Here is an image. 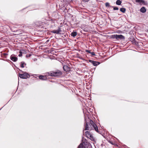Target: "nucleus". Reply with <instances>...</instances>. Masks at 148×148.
I'll use <instances>...</instances> for the list:
<instances>
[{"label": "nucleus", "instance_id": "4468645a", "mask_svg": "<svg viewBox=\"0 0 148 148\" xmlns=\"http://www.w3.org/2000/svg\"><path fill=\"white\" fill-rule=\"evenodd\" d=\"M91 134L90 132L89 131H87L86 132V134L87 137H89V135Z\"/></svg>", "mask_w": 148, "mask_h": 148}, {"label": "nucleus", "instance_id": "dca6fc26", "mask_svg": "<svg viewBox=\"0 0 148 148\" xmlns=\"http://www.w3.org/2000/svg\"><path fill=\"white\" fill-rule=\"evenodd\" d=\"M136 1L137 2H140L142 3H144L145 1L143 0H136Z\"/></svg>", "mask_w": 148, "mask_h": 148}, {"label": "nucleus", "instance_id": "5701e85b", "mask_svg": "<svg viewBox=\"0 0 148 148\" xmlns=\"http://www.w3.org/2000/svg\"><path fill=\"white\" fill-rule=\"evenodd\" d=\"M86 51L90 53L91 52H90V51L89 50H86Z\"/></svg>", "mask_w": 148, "mask_h": 148}, {"label": "nucleus", "instance_id": "7ed1b4c3", "mask_svg": "<svg viewBox=\"0 0 148 148\" xmlns=\"http://www.w3.org/2000/svg\"><path fill=\"white\" fill-rule=\"evenodd\" d=\"M19 76L21 78L26 79L29 78L30 77L29 75L26 72H24L23 74H18Z\"/></svg>", "mask_w": 148, "mask_h": 148}, {"label": "nucleus", "instance_id": "ddd939ff", "mask_svg": "<svg viewBox=\"0 0 148 148\" xmlns=\"http://www.w3.org/2000/svg\"><path fill=\"white\" fill-rule=\"evenodd\" d=\"M122 2L120 0H117L116 2V4L118 5H120L121 4Z\"/></svg>", "mask_w": 148, "mask_h": 148}, {"label": "nucleus", "instance_id": "9d476101", "mask_svg": "<svg viewBox=\"0 0 148 148\" xmlns=\"http://www.w3.org/2000/svg\"><path fill=\"white\" fill-rule=\"evenodd\" d=\"M77 35V33L76 32H72L71 34V36L75 37Z\"/></svg>", "mask_w": 148, "mask_h": 148}, {"label": "nucleus", "instance_id": "423d86ee", "mask_svg": "<svg viewBox=\"0 0 148 148\" xmlns=\"http://www.w3.org/2000/svg\"><path fill=\"white\" fill-rule=\"evenodd\" d=\"M87 145L85 143H83L81 144L78 147V148H87Z\"/></svg>", "mask_w": 148, "mask_h": 148}, {"label": "nucleus", "instance_id": "2eb2a0df", "mask_svg": "<svg viewBox=\"0 0 148 148\" xmlns=\"http://www.w3.org/2000/svg\"><path fill=\"white\" fill-rule=\"evenodd\" d=\"M120 11L123 13H125L126 11V9L125 8H122L120 9Z\"/></svg>", "mask_w": 148, "mask_h": 148}, {"label": "nucleus", "instance_id": "6ab92c4d", "mask_svg": "<svg viewBox=\"0 0 148 148\" xmlns=\"http://www.w3.org/2000/svg\"><path fill=\"white\" fill-rule=\"evenodd\" d=\"M105 5L106 7H108L110 6L109 3H106L105 4Z\"/></svg>", "mask_w": 148, "mask_h": 148}, {"label": "nucleus", "instance_id": "aec40b11", "mask_svg": "<svg viewBox=\"0 0 148 148\" xmlns=\"http://www.w3.org/2000/svg\"><path fill=\"white\" fill-rule=\"evenodd\" d=\"M113 9L114 10H119V8L117 7H114Z\"/></svg>", "mask_w": 148, "mask_h": 148}, {"label": "nucleus", "instance_id": "9b49d317", "mask_svg": "<svg viewBox=\"0 0 148 148\" xmlns=\"http://www.w3.org/2000/svg\"><path fill=\"white\" fill-rule=\"evenodd\" d=\"M140 11L142 12L145 13L146 11V10L144 7H143L140 9Z\"/></svg>", "mask_w": 148, "mask_h": 148}, {"label": "nucleus", "instance_id": "412c9836", "mask_svg": "<svg viewBox=\"0 0 148 148\" xmlns=\"http://www.w3.org/2000/svg\"><path fill=\"white\" fill-rule=\"evenodd\" d=\"M90 53H91L92 55H95V54L93 52H91Z\"/></svg>", "mask_w": 148, "mask_h": 148}, {"label": "nucleus", "instance_id": "39448f33", "mask_svg": "<svg viewBox=\"0 0 148 148\" xmlns=\"http://www.w3.org/2000/svg\"><path fill=\"white\" fill-rule=\"evenodd\" d=\"M61 30L60 28H58V29L57 30H53L51 32L54 34H60V33L61 32Z\"/></svg>", "mask_w": 148, "mask_h": 148}, {"label": "nucleus", "instance_id": "1a4fd4ad", "mask_svg": "<svg viewBox=\"0 0 148 148\" xmlns=\"http://www.w3.org/2000/svg\"><path fill=\"white\" fill-rule=\"evenodd\" d=\"M39 78L40 79L42 80H46L47 79L46 76H43L42 75L39 76Z\"/></svg>", "mask_w": 148, "mask_h": 148}, {"label": "nucleus", "instance_id": "0eeeda50", "mask_svg": "<svg viewBox=\"0 0 148 148\" xmlns=\"http://www.w3.org/2000/svg\"><path fill=\"white\" fill-rule=\"evenodd\" d=\"M89 62H91L92 64L94 66H97L100 64V63L99 62L93 61L90 60H89Z\"/></svg>", "mask_w": 148, "mask_h": 148}, {"label": "nucleus", "instance_id": "f257e3e1", "mask_svg": "<svg viewBox=\"0 0 148 148\" xmlns=\"http://www.w3.org/2000/svg\"><path fill=\"white\" fill-rule=\"evenodd\" d=\"M94 129L97 132H99L97 126L92 121L90 120V123L88 124L87 123H86L85 126V130H91Z\"/></svg>", "mask_w": 148, "mask_h": 148}, {"label": "nucleus", "instance_id": "f8f14e48", "mask_svg": "<svg viewBox=\"0 0 148 148\" xmlns=\"http://www.w3.org/2000/svg\"><path fill=\"white\" fill-rule=\"evenodd\" d=\"M88 138H89L92 141H94L95 139L94 138L92 134H91L90 135H89Z\"/></svg>", "mask_w": 148, "mask_h": 148}, {"label": "nucleus", "instance_id": "4be33fe9", "mask_svg": "<svg viewBox=\"0 0 148 148\" xmlns=\"http://www.w3.org/2000/svg\"><path fill=\"white\" fill-rule=\"evenodd\" d=\"M21 52H20V54L18 55L19 56H21L22 55V54L21 53Z\"/></svg>", "mask_w": 148, "mask_h": 148}, {"label": "nucleus", "instance_id": "6e6552de", "mask_svg": "<svg viewBox=\"0 0 148 148\" xmlns=\"http://www.w3.org/2000/svg\"><path fill=\"white\" fill-rule=\"evenodd\" d=\"M10 59L14 62H16L17 60V58L14 56L11 55L10 56Z\"/></svg>", "mask_w": 148, "mask_h": 148}, {"label": "nucleus", "instance_id": "f3484780", "mask_svg": "<svg viewBox=\"0 0 148 148\" xmlns=\"http://www.w3.org/2000/svg\"><path fill=\"white\" fill-rule=\"evenodd\" d=\"M26 65V64L25 63L23 62H21V66L22 68H24V65Z\"/></svg>", "mask_w": 148, "mask_h": 148}, {"label": "nucleus", "instance_id": "20e7f679", "mask_svg": "<svg viewBox=\"0 0 148 148\" xmlns=\"http://www.w3.org/2000/svg\"><path fill=\"white\" fill-rule=\"evenodd\" d=\"M112 38H116L117 40L119 39H125V37L122 35L115 34L112 35Z\"/></svg>", "mask_w": 148, "mask_h": 148}, {"label": "nucleus", "instance_id": "f03ea898", "mask_svg": "<svg viewBox=\"0 0 148 148\" xmlns=\"http://www.w3.org/2000/svg\"><path fill=\"white\" fill-rule=\"evenodd\" d=\"M62 72L59 71H52L49 73V74L53 76H59L61 75Z\"/></svg>", "mask_w": 148, "mask_h": 148}, {"label": "nucleus", "instance_id": "a211bd4d", "mask_svg": "<svg viewBox=\"0 0 148 148\" xmlns=\"http://www.w3.org/2000/svg\"><path fill=\"white\" fill-rule=\"evenodd\" d=\"M63 68L64 70L65 71H66V69H67L68 68V66H67L66 65H65V66H64Z\"/></svg>", "mask_w": 148, "mask_h": 148}]
</instances>
